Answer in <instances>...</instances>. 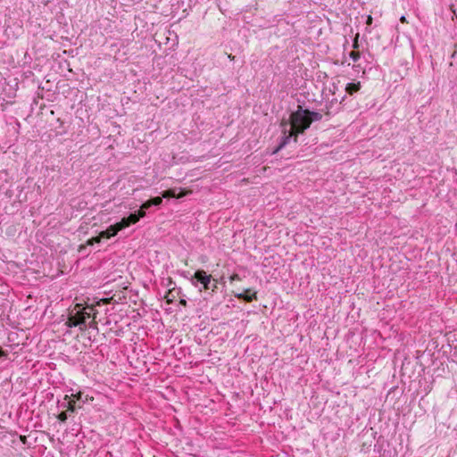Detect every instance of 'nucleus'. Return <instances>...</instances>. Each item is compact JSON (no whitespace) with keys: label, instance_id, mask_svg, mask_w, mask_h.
<instances>
[{"label":"nucleus","instance_id":"f257e3e1","mask_svg":"<svg viewBox=\"0 0 457 457\" xmlns=\"http://www.w3.org/2000/svg\"><path fill=\"white\" fill-rule=\"evenodd\" d=\"M96 312L93 306H82L81 304L77 303L69 310L68 319L65 325L69 328L79 327L80 330H84L87 325V321L92 318V320L88 322V325L89 327L96 328Z\"/></svg>","mask_w":457,"mask_h":457},{"label":"nucleus","instance_id":"f03ea898","mask_svg":"<svg viewBox=\"0 0 457 457\" xmlns=\"http://www.w3.org/2000/svg\"><path fill=\"white\" fill-rule=\"evenodd\" d=\"M290 124L293 132H295L297 135L303 134L307 129L310 128L312 123L303 106L298 105V109L291 113Z\"/></svg>","mask_w":457,"mask_h":457},{"label":"nucleus","instance_id":"7ed1b4c3","mask_svg":"<svg viewBox=\"0 0 457 457\" xmlns=\"http://www.w3.org/2000/svg\"><path fill=\"white\" fill-rule=\"evenodd\" d=\"M212 276L207 275L204 270H197L193 278H191V283L195 287H196L197 282L203 285L204 289L207 290L211 287Z\"/></svg>","mask_w":457,"mask_h":457},{"label":"nucleus","instance_id":"20e7f679","mask_svg":"<svg viewBox=\"0 0 457 457\" xmlns=\"http://www.w3.org/2000/svg\"><path fill=\"white\" fill-rule=\"evenodd\" d=\"M145 212L141 210L137 212L130 213L128 217H124L120 221H119L120 228L124 229L132 224H136L141 218L145 217Z\"/></svg>","mask_w":457,"mask_h":457},{"label":"nucleus","instance_id":"39448f33","mask_svg":"<svg viewBox=\"0 0 457 457\" xmlns=\"http://www.w3.org/2000/svg\"><path fill=\"white\" fill-rule=\"evenodd\" d=\"M294 137L295 142L297 141V134L295 132H293V129L288 132V135H287V130H284V136L281 138L280 143L278 144V147L274 150V154L280 151L283 147H285L290 141L291 137Z\"/></svg>","mask_w":457,"mask_h":457},{"label":"nucleus","instance_id":"423d86ee","mask_svg":"<svg viewBox=\"0 0 457 457\" xmlns=\"http://www.w3.org/2000/svg\"><path fill=\"white\" fill-rule=\"evenodd\" d=\"M122 228H120V222H117L113 225L109 226L105 230L100 232V237L104 238H111L117 235V233L122 230Z\"/></svg>","mask_w":457,"mask_h":457},{"label":"nucleus","instance_id":"0eeeda50","mask_svg":"<svg viewBox=\"0 0 457 457\" xmlns=\"http://www.w3.org/2000/svg\"><path fill=\"white\" fill-rule=\"evenodd\" d=\"M162 203V198L160 196L153 197L142 204L140 210L145 212L146 210L153 206H159Z\"/></svg>","mask_w":457,"mask_h":457},{"label":"nucleus","instance_id":"6e6552de","mask_svg":"<svg viewBox=\"0 0 457 457\" xmlns=\"http://www.w3.org/2000/svg\"><path fill=\"white\" fill-rule=\"evenodd\" d=\"M361 87L360 81H353L346 84L345 90L349 96H353L355 93L360 91Z\"/></svg>","mask_w":457,"mask_h":457},{"label":"nucleus","instance_id":"1a4fd4ad","mask_svg":"<svg viewBox=\"0 0 457 457\" xmlns=\"http://www.w3.org/2000/svg\"><path fill=\"white\" fill-rule=\"evenodd\" d=\"M237 299L244 300L247 303L252 302L253 300L256 299V292H253L251 294L250 289H246L245 292L235 295Z\"/></svg>","mask_w":457,"mask_h":457},{"label":"nucleus","instance_id":"9d476101","mask_svg":"<svg viewBox=\"0 0 457 457\" xmlns=\"http://www.w3.org/2000/svg\"><path fill=\"white\" fill-rule=\"evenodd\" d=\"M171 285H174V282L170 278L169 283L167 285V287H169L170 288L165 295V299L168 303H171L176 298V295L174 294L175 287H170Z\"/></svg>","mask_w":457,"mask_h":457},{"label":"nucleus","instance_id":"9b49d317","mask_svg":"<svg viewBox=\"0 0 457 457\" xmlns=\"http://www.w3.org/2000/svg\"><path fill=\"white\" fill-rule=\"evenodd\" d=\"M304 110L309 117L311 123H312L313 121L320 120L322 119V115L320 112L310 111L308 109Z\"/></svg>","mask_w":457,"mask_h":457},{"label":"nucleus","instance_id":"f8f14e48","mask_svg":"<svg viewBox=\"0 0 457 457\" xmlns=\"http://www.w3.org/2000/svg\"><path fill=\"white\" fill-rule=\"evenodd\" d=\"M64 400L67 401V412L74 413L76 411L75 401L70 400L69 395H65Z\"/></svg>","mask_w":457,"mask_h":457},{"label":"nucleus","instance_id":"ddd939ff","mask_svg":"<svg viewBox=\"0 0 457 457\" xmlns=\"http://www.w3.org/2000/svg\"><path fill=\"white\" fill-rule=\"evenodd\" d=\"M349 56L353 62H357L360 59V53L357 51H352L350 52Z\"/></svg>","mask_w":457,"mask_h":457},{"label":"nucleus","instance_id":"4468645a","mask_svg":"<svg viewBox=\"0 0 457 457\" xmlns=\"http://www.w3.org/2000/svg\"><path fill=\"white\" fill-rule=\"evenodd\" d=\"M57 419L61 421V422H65L68 419V412L65 411H62L61 413H59V415L57 416Z\"/></svg>","mask_w":457,"mask_h":457},{"label":"nucleus","instance_id":"2eb2a0df","mask_svg":"<svg viewBox=\"0 0 457 457\" xmlns=\"http://www.w3.org/2000/svg\"><path fill=\"white\" fill-rule=\"evenodd\" d=\"M100 238H101L100 236L96 237H93L91 240L88 241V244H92L93 242L98 243V242H100Z\"/></svg>","mask_w":457,"mask_h":457},{"label":"nucleus","instance_id":"dca6fc26","mask_svg":"<svg viewBox=\"0 0 457 457\" xmlns=\"http://www.w3.org/2000/svg\"><path fill=\"white\" fill-rule=\"evenodd\" d=\"M240 279L239 278V275L237 274H233L231 277H230V280L233 281V280H238Z\"/></svg>","mask_w":457,"mask_h":457},{"label":"nucleus","instance_id":"f3484780","mask_svg":"<svg viewBox=\"0 0 457 457\" xmlns=\"http://www.w3.org/2000/svg\"><path fill=\"white\" fill-rule=\"evenodd\" d=\"M81 393L79 392L78 394L74 395L73 396L77 399V400H80L81 399Z\"/></svg>","mask_w":457,"mask_h":457},{"label":"nucleus","instance_id":"a211bd4d","mask_svg":"<svg viewBox=\"0 0 457 457\" xmlns=\"http://www.w3.org/2000/svg\"><path fill=\"white\" fill-rule=\"evenodd\" d=\"M179 303L183 306H187V301L183 298L179 300Z\"/></svg>","mask_w":457,"mask_h":457},{"label":"nucleus","instance_id":"6ab92c4d","mask_svg":"<svg viewBox=\"0 0 457 457\" xmlns=\"http://www.w3.org/2000/svg\"><path fill=\"white\" fill-rule=\"evenodd\" d=\"M61 406H62V408H67V401H65V400H64V402H62V403H61Z\"/></svg>","mask_w":457,"mask_h":457},{"label":"nucleus","instance_id":"aec40b11","mask_svg":"<svg viewBox=\"0 0 457 457\" xmlns=\"http://www.w3.org/2000/svg\"><path fill=\"white\" fill-rule=\"evenodd\" d=\"M372 21V18L371 16H368V19H367V24H370Z\"/></svg>","mask_w":457,"mask_h":457},{"label":"nucleus","instance_id":"412c9836","mask_svg":"<svg viewBox=\"0 0 457 457\" xmlns=\"http://www.w3.org/2000/svg\"><path fill=\"white\" fill-rule=\"evenodd\" d=\"M210 288H212V291H215V289L217 288V285L213 284Z\"/></svg>","mask_w":457,"mask_h":457},{"label":"nucleus","instance_id":"4be33fe9","mask_svg":"<svg viewBox=\"0 0 457 457\" xmlns=\"http://www.w3.org/2000/svg\"><path fill=\"white\" fill-rule=\"evenodd\" d=\"M400 21H401L402 22H405V21H406V19H405V17H404V16H402V17H401V19H400Z\"/></svg>","mask_w":457,"mask_h":457},{"label":"nucleus","instance_id":"5701e85b","mask_svg":"<svg viewBox=\"0 0 457 457\" xmlns=\"http://www.w3.org/2000/svg\"><path fill=\"white\" fill-rule=\"evenodd\" d=\"M4 355V351L0 348V357Z\"/></svg>","mask_w":457,"mask_h":457},{"label":"nucleus","instance_id":"b1692460","mask_svg":"<svg viewBox=\"0 0 457 457\" xmlns=\"http://www.w3.org/2000/svg\"><path fill=\"white\" fill-rule=\"evenodd\" d=\"M453 12L454 13V15H455V16H456V18H457V13H456L455 10H453Z\"/></svg>","mask_w":457,"mask_h":457},{"label":"nucleus","instance_id":"393cba45","mask_svg":"<svg viewBox=\"0 0 457 457\" xmlns=\"http://www.w3.org/2000/svg\"><path fill=\"white\" fill-rule=\"evenodd\" d=\"M228 58L233 60L235 57L234 56H231V55H228Z\"/></svg>","mask_w":457,"mask_h":457},{"label":"nucleus","instance_id":"a878e982","mask_svg":"<svg viewBox=\"0 0 457 457\" xmlns=\"http://www.w3.org/2000/svg\"><path fill=\"white\" fill-rule=\"evenodd\" d=\"M163 196H164V197H167V196H168L167 192H165V193H164Z\"/></svg>","mask_w":457,"mask_h":457}]
</instances>
